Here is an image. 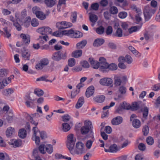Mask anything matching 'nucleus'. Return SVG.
Here are the masks:
<instances>
[{
	"mask_svg": "<svg viewBox=\"0 0 160 160\" xmlns=\"http://www.w3.org/2000/svg\"><path fill=\"white\" fill-rule=\"evenodd\" d=\"M157 10V9H154L148 5L145 6L143 11L145 21H148L151 16L155 13Z\"/></svg>",
	"mask_w": 160,
	"mask_h": 160,
	"instance_id": "obj_1",
	"label": "nucleus"
},
{
	"mask_svg": "<svg viewBox=\"0 0 160 160\" xmlns=\"http://www.w3.org/2000/svg\"><path fill=\"white\" fill-rule=\"evenodd\" d=\"M85 152V146L82 142H79L76 143L75 148L74 155H81Z\"/></svg>",
	"mask_w": 160,
	"mask_h": 160,
	"instance_id": "obj_2",
	"label": "nucleus"
},
{
	"mask_svg": "<svg viewBox=\"0 0 160 160\" xmlns=\"http://www.w3.org/2000/svg\"><path fill=\"white\" fill-rule=\"evenodd\" d=\"M49 60L48 58H43L36 65L35 68L38 70H41L48 66L49 64Z\"/></svg>",
	"mask_w": 160,
	"mask_h": 160,
	"instance_id": "obj_3",
	"label": "nucleus"
},
{
	"mask_svg": "<svg viewBox=\"0 0 160 160\" xmlns=\"http://www.w3.org/2000/svg\"><path fill=\"white\" fill-rule=\"evenodd\" d=\"M33 12L36 17L41 20H44L46 18V15L40 11V8L38 7H34L32 8Z\"/></svg>",
	"mask_w": 160,
	"mask_h": 160,
	"instance_id": "obj_4",
	"label": "nucleus"
},
{
	"mask_svg": "<svg viewBox=\"0 0 160 160\" xmlns=\"http://www.w3.org/2000/svg\"><path fill=\"white\" fill-rule=\"evenodd\" d=\"M72 24L65 21L58 22L56 23V27L59 29H64L72 27Z\"/></svg>",
	"mask_w": 160,
	"mask_h": 160,
	"instance_id": "obj_5",
	"label": "nucleus"
},
{
	"mask_svg": "<svg viewBox=\"0 0 160 160\" xmlns=\"http://www.w3.org/2000/svg\"><path fill=\"white\" fill-rule=\"evenodd\" d=\"M99 83L102 85L106 86H113V80L112 79L109 78H104L101 79L99 81Z\"/></svg>",
	"mask_w": 160,
	"mask_h": 160,
	"instance_id": "obj_6",
	"label": "nucleus"
},
{
	"mask_svg": "<svg viewBox=\"0 0 160 160\" xmlns=\"http://www.w3.org/2000/svg\"><path fill=\"white\" fill-rule=\"evenodd\" d=\"M66 52L65 51L64 53H62L60 51H58L54 53L52 59L53 60L59 61L61 59H65L66 58Z\"/></svg>",
	"mask_w": 160,
	"mask_h": 160,
	"instance_id": "obj_7",
	"label": "nucleus"
},
{
	"mask_svg": "<svg viewBox=\"0 0 160 160\" xmlns=\"http://www.w3.org/2000/svg\"><path fill=\"white\" fill-rule=\"evenodd\" d=\"M99 67L102 70L107 69L108 63L107 62L106 59L103 57H101L99 59Z\"/></svg>",
	"mask_w": 160,
	"mask_h": 160,
	"instance_id": "obj_8",
	"label": "nucleus"
},
{
	"mask_svg": "<svg viewBox=\"0 0 160 160\" xmlns=\"http://www.w3.org/2000/svg\"><path fill=\"white\" fill-rule=\"evenodd\" d=\"M9 144L10 145L12 146L14 148H17L21 145L22 141L19 139H13L10 141Z\"/></svg>",
	"mask_w": 160,
	"mask_h": 160,
	"instance_id": "obj_9",
	"label": "nucleus"
},
{
	"mask_svg": "<svg viewBox=\"0 0 160 160\" xmlns=\"http://www.w3.org/2000/svg\"><path fill=\"white\" fill-rule=\"evenodd\" d=\"M15 134V130L13 128L9 127L6 131V134L8 138H11Z\"/></svg>",
	"mask_w": 160,
	"mask_h": 160,
	"instance_id": "obj_10",
	"label": "nucleus"
},
{
	"mask_svg": "<svg viewBox=\"0 0 160 160\" xmlns=\"http://www.w3.org/2000/svg\"><path fill=\"white\" fill-rule=\"evenodd\" d=\"M16 118L13 115L12 112H9L7 113H5L3 116V119L7 120H11L12 119H16Z\"/></svg>",
	"mask_w": 160,
	"mask_h": 160,
	"instance_id": "obj_11",
	"label": "nucleus"
},
{
	"mask_svg": "<svg viewBox=\"0 0 160 160\" xmlns=\"http://www.w3.org/2000/svg\"><path fill=\"white\" fill-rule=\"evenodd\" d=\"M89 62L92 68L97 69L99 67V63L97 61H95L92 58H89Z\"/></svg>",
	"mask_w": 160,
	"mask_h": 160,
	"instance_id": "obj_12",
	"label": "nucleus"
},
{
	"mask_svg": "<svg viewBox=\"0 0 160 160\" xmlns=\"http://www.w3.org/2000/svg\"><path fill=\"white\" fill-rule=\"evenodd\" d=\"M94 88L93 86H91L88 88L86 92V96L89 98L92 96L94 92Z\"/></svg>",
	"mask_w": 160,
	"mask_h": 160,
	"instance_id": "obj_13",
	"label": "nucleus"
},
{
	"mask_svg": "<svg viewBox=\"0 0 160 160\" xmlns=\"http://www.w3.org/2000/svg\"><path fill=\"white\" fill-rule=\"evenodd\" d=\"M105 97L103 95L97 96L93 98L94 101L98 103H102L103 102L105 99Z\"/></svg>",
	"mask_w": 160,
	"mask_h": 160,
	"instance_id": "obj_14",
	"label": "nucleus"
},
{
	"mask_svg": "<svg viewBox=\"0 0 160 160\" xmlns=\"http://www.w3.org/2000/svg\"><path fill=\"white\" fill-rule=\"evenodd\" d=\"M20 37L22 39L23 44L27 45L29 43L30 41V38L29 35L27 36L24 34H22L20 35Z\"/></svg>",
	"mask_w": 160,
	"mask_h": 160,
	"instance_id": "obj_15",
	"label": "nucleus"
},
{
	"mask_svg": "<svg viewBox=\"0 0 160 160\" xmlns=\"http://www.w3.org/2000/svg\"><path fill=\"white\" fill-rule=\"evenodd\" d=\"M104 42V40L102 39L97 38L96 39L93 43V46L94 47H99L102 45Z\"/></svg>",
	"mask_w": 160,
	"mask_h": 160,
	"instance_id": "obj_16",
	"label": "nucleus"
},
{
	"mask_svg": "<svg viewBox=\"0 0 160 160\" xmlns=\"http://www.w3.org/2000/svg\"><path fill=\"white\" fill-rule=\"evenodd\" d=\"M75 143H67V147L68 149L71 154L73 155H74V152L75 151L74 147Z\"/></svg>",
	"mask_w": 160,
	"mask_h": 160,
	"instance_id": "obj_17",
	"label": "nucleus"
},
{
	"mask_svg": "<svg viewBox=\"0 0 160 160\" xmlns=\"http://www.w3.org/2000/svg\"><path fill=\"white\" fill-rule=\"evenodd\" d=\"M22 56L25 60H29L30 53L28 50H24L22 51Z\"/></svg>",
	"mask_w": 160,
	"mask_h": 160,
	"instance_id": "obj_18",
	"label": "nucleus"
},
{
	"mask_svg": "<svg viewBox=\"0 0 160 160\" xmlns=\"http://www.w3.org/2000/svg\"><path fill=\"white\" fill-rule=\"evenodd\" d=\"M127 89L126 87L124 86H120L118 88V91L120 93V95H118L119 98H121L122 97V95L125 94L126 93Z\"/></svg>",
	"mask_w": 160,
	"mask_h": 160,
	"instance_id": "obj_19",
	"label": "nucleus"
},
{
	"mask_svg": "<svg viewBox=\"0 0 160 160\" xmlns=\"http://www.w3.org/2000/svg\"><path fill=\"white\" fill-rule=\"evenodd\" d=\"M84 102V98L82 97H80L76 105L75 108L77 109L80 108L82 106Z\"/></svg>",
	"mask_w": 160,
	"mask_h": 160,
	"instance_id": "obj_20",
	"label": "nucleus"
},
{
	"mask_svg": "<svg viewBox=\"0 0 160 160\" xmlns=\"http://www.w3.org/2000/svg\"><path fill=\"white\" fill-rule=\"evenodd\" d=\"M38 40L40 44H43L49 40V38L47 35L44 36H40Z\"/></svg>",
	"mask_w": 160,
	"mask_h": 160,
	"instance_id": "obj_21",
	"label": "nucleus"
},
{
	"mask_svg": "<svg viewBox=\"0 0 160 160\" xmlns=\"http://www.w3.org/2000/svg\"><path fill=\"white\" fill-rule=\"evenodd\" d=\"M87 43V41L86 40H83L77 43L76 48L77 49H81L84 48Z\"/></svg>",
	"mask_w": 160,
	"mask_h": 160,
	"instance_id": "obj_22",
	"label": "nucleus"
},
{
	"mask_svg": "<svg viewBox=\"0 0 160 160\" xmlns=\"http://www.w3.org/2000/svg\"><path fill=\"white\" fill-rule=\"evenodd\" d=\"M32 156L34 158V160H42L39 155L38 150V149H35L33 150Z\"/></svg>",
	"mask_w": 160,
	"mask_h": 160,
	"instance_id": "obj_23",
	"label": "nucleus"
},
{
	"mask_svg": "<svg viewBox=\"0 0 160 160\" xmlns=\"http://www.w3.org/2000/svg\"><path fill=\"white\" fill-rule=\"evenodd\" d=\"M18 133L19 137L21 138H25L27 135L26 131L24 128L20 129Z\"/></svg>",
	"mask_w": 160,
	"mask_h": 160,
	"instance_id": "obj_24",
	"label": "nucleus"
},
{
	"mask_svg": "<svg viewBox=\"0 0 160 160\" xmlns=\"http://www.w3.org/2000/svg\"><path fill=\"white\" fill-rule=\"evenodd\" d=\"M76 141V138L74 137V135L72 134H70L67 136V143H75Z\"/></svg>",
	"mask_w": 160,
	"mask_h": 160,
	"instance_id": "obj_25",
	"label": "nucleus"
},
{
	"mask_svg": "<svg viewBox=\"0 0 160 160\" xmlns=\"http://www.w3.org/2000/svg\"><path fill=\"white\" fill-rule=\"evenodd\" d=\"M139 108V105L137 102H133L131 105L130 110L132 111H135L138 110Z\"/></svg>",
	"mask_w": 160,
	"mask_h": 160,
	"instance_id": "obj_26",
	"label": "nucleus"
},
{
	"mask_svg": "<svg viewBox=\"0 0 160 160\" xmlns=\"http://www.w3.org/2000/svg\"><path fill=\"white\" fill-rule=\"evenodd\" d=\"M71 128L70 125L67 123L64 122L62 124V130L65 132L69 131Z\"/></svg>",
	"mask_w": 160,
	"mask_h": 160,
	"instance_id": "obj_27",
	"label": "nucleus"
},
{
	"mask_svg": "<svg viewBox=\"0 0 160 160\" xmlns=\"http://www.w3.org/2000/svg\"><path fill=\"white\" fill-rule=\"evenodd\" d=\"M122 80L119 77H115L114 78V84L116 87L120 86L122 83Z\"/></svg>",
	"mask_w": 160,
	"mask_h": 160,
	"instance_id": "obj_28",
	"label": "nucleus"
},
{
	"mask_svg": "<svg viewBox=\"0 0 160 160\" xmlns=\"http://www.w3.org/2000/svg\"><path fill=\"white\" fill-rule=\"evenodd\" d=\"M82 54V51L81 50H76L74 51L72 54V57L78 58L81 56Z\"/></svg>",
	"mask_w": 160,
	"mask_h": 160,
	"instance_id": "obj_29",
	"label": "nucleus"
},
{
	"mask_svg": "<svg viewBox=\"0 0 160 160\" xmlns=\"http://www.w3.org/2000/svg\"><path fill=\"white\" fill-rule=\"evenodd\" d=\"M13 75H11L7 78H5L2 80V82L4 86L7 85L9 83L11 82V79L14 78Z\"/></svg>",
	"mask_w": 160,
	"mask_h": 160,
	"instance_id": "obj_30",
	"label": "nucleus"
},
{
	"mask_svg": "<svg viewBox=\"0 0 160 160\" xmlns=\"http://www.w3.org/2000/svg\"><path fill=\"white\" fill-rule=\"evenodd\" d=\"M14 91V89L12 88H8L4 89L3 91V94L6 96H9Z\"/></svg>",
	"mask_w": 160,
	"mask_h": 160,
	"instance_id": "obj_31",
	"label": "nucleus"
},
{
	"mask_svg": "<svg viewBox=\"0 0 160 160\" xmlns=\"http://www.w3.org/2000/svg\"><path fill=\"white\" fill-rule=\"evenodd\" d=\"M44 2L49 7H52L55 4V0H44Z\"/></svg>",
	"mask_w": 160,
	"mask_h": 160,
	"instance_id": "obj_32",
	"label": "nucleus"
},
{
	"mask_svg": "<svg viewBox=\"0 0 160 160\" xmlns=\"http://www.w3.org/2000/svg\"><path fill=\"white\" fill-rule=\"evenodd\" d=\"M89 19L90 21L92 22H96L98 19L97 16L92 13H89Z\"/></svg>",
	"mask_w": 160,
	"mask_h": 160,
	"instance_id": "obj_33",
	"label": "nucleus"
},
{
	"mask_svg": "<svg viewBox=\"0 0 160 160\" xmlns=\"http://www.w3.org/2000/svg\"><path fill=\"white\" fill-rule=\"evenodd\" d=\"M74 32V31L72 29H71L68 30H64L61 33L62 35L71 36Z\"/></svg>",
	"mask_w": 160,
	"mask_h": 160,
	"instance_id": "obj_34",
	"label": "nucleus"
},
{
	"mask_svg": "<svg viewBox=\"0 0 160 160\" xmlns=\"http://www.w3.org/2000/svg\"><path fill=\"white\" fill-rule=\"evenodd\" d=\"M142 13L141 11L137 12V14L135 15V20L137 22H139L142 21V19L141 16Z\"/></svg>",
	"mask_w": 160,
	"mask_h": 160,
	"instance_id": "obj_35",
	"label": "nucleus"
},
{
	"mask_svg": "<svg viewBox=\"0 0 160 160\" xmlns=\"http://www.w3.org/2000/svg\"><path fill=\"white\" fill-rule=\"evenodd\" d=\"M32 130L33 132V134L32 138V139H33L34 137L38 136V135L40 134V132L38 128L36 126L33 128Z\"/></svg>",
	"mask_w": 160,
	"mask_h": 160,
	"instance_id": "obj_36",
	"label": "nucleus"
},
{
	"mask_svg": "<svg viewBox=\"0 0 160 160\" xmlns=\"http://www.w3.org/2000/svg\"><path fill=\"white\" fill-rule=\"evenodd\" d=\"M118 68V67L116 64L114 63H112L110 64H108L107 69H108L110 70L115 71Z\"/></svg>",
	"mask_w": 160,
	"mask_h": 160,
	"instance_id": "obj_37",
	"label": "nucleus"
},
{
	"mask_svg": "<svg viewBox=\"0 0 160 160\" xmlns=\"http://www.w3.org/2000/svg\"><path fill=\"white\" fill-rule=\"evenodd\" d=\"M90 129L88 128L83 126L81 128V133L83 135L86 134L89 132Z\"/></svg>",
	"mask_w": 160,
	"mask_h": 160,
	"instance_id": "obj_38",
	"label": "nucleus"
},
{
	"mask_svg": "<svg viewBox=\"0 0 160 160\" xmlns=\"http://www.w3.org/2000/svg\"><path fill=\"white\" fill-rule=\"evenodd\" d=\"M131 122L132 126L135 128H138L140 127L141 125L140 121H132Z\"/></svg>",
	"mask_w": 160,
	"mask_h": 160,
	"instance_id": "obj_39",
	"label": "nucleus"
},
{
	"mask_svg": "<svg viewBox=\"0 0 160 160\" xmlns=\"http://www.w3.org/2000/svg\"><path fill=\"white\" fill-rule=\"evenodd\" d=\"M121 106L123 109L130 110L131 105L129 103L126 102H124L122 103H121Z\"/></svg>",
	"mask_w": 160,
	"mask_h": 160,
	"instance_id": "obj_40",
	"label": "nucleus"
},
{
	"mask_svg": "<svg viewBox=\"0 0 160 160\" xmlns=\"http://www.w3.org/2000/svg\"><path fill=\"white\" fill-rule=\"evenodd\" d=\"M34 93L38 96H41L43 95L44 92L41 89L36 88L34 90Z\"/></svg>",
	"mask_w": 160,
	"mask_h": 160,
	"instance_id": "obj_41",
	"label": "nucleus"
},
{
	"mask_svg": "<svg viewBox=\"0 0 160 160\" xmlns=\"http://www.w3.org/2000/svg\"><path fill=\"white\" fill-rule=\"evenodd\" d=\"M45 150L49 154L53 152V147L51 144H47L45 146Z\"/></svg>",
	"mask_w": 160,
	"mask_h": 160,
	"instance_id": "obj_42",
	"label": "nucleus"
},
{
	"mask_svg": "<svg viewBox=\"0 0 160 160\" xmlns=\"http://www.w3.org/2000/svg\"><path fill=\"white\" fill-rule=\"evenodd\" d=\"M47 78L48 76H43L39 78H37L36 79V81H45L46 82H52V81H50V80H48L47 79Z\"/></svg>",
	"mask_w": 160,
	"mask_h": 160,
	"instance_id": "obj_43",
	"label": "nucleus"
},
{
	"mask_svg": "<svg viewBox=\"0 0 160 160\" xmlns=\"http://www.w3.org/2000/svg\"><path fill=\"white\" fill-rule=\"evenodd\" d=\"M146 142L148 145H152L154 143V140L152 137L149 136L147 138Z\"/></svg>",
	"mask_w": 160,
	"mask_h": 160,
	"instance_id": "obj_44",
	"label": "nucleus"
},
{
	"mask_svg": "<svg viewBox=\"0 0 160 160\" xmlns=\"http://www.w3.org/2000/svg\"><path fill=\"white\" fill-rule=\"evenodd\" d=\"M75 60L74 58L69 59L68 61V65L70 67L74 66L75 64Z\"/></svg>",
	"mask_w": 160,
	"mask_h": 160,
	"instance_id": "obj_45",
	"label": "nucleus"
},
{
	"mask_svg": "<svg viewBox=\"0 0 160 160\" xmlns=\"http://www.w3.org/2000/svg\"><path fill=\"white\" fill-rule=\"evenodd\" d=\"M31 22V19L30 17H27L24 22V25L25 27H28L30 24Z\"/></svg>",
	"mask_w": 160,
	"mask_h": 160,
	"instance_id": "obj_46",
	"label": "nucleus"
},
{
	"mask_svg": "<svg viewBox=\"0 0 160 160\" xmlns=\"http://www.w3.org/2000/svg\"><path fill=\"white\" fill-rule=\"evenodd\" d=\"M81 65L84 68H87L89 67V64L88 62L85 60L81 61L80 62Z\"/></svg>",
	"mask_w": 160,
	"mask_h": 160,
	"instance_id": "obj_47",
	"label": "nucleus"
},
{
	"mask_svg": "<svg viewBox=\"0 0 160 160\" xmlns=\"http://www.w3.org/2000/svg\"><path fill=\"white\" fill-rule=\"evenodd\" d=\"M82 33L78 31H74V32L73 33V37L75 38H79L82 37Z\"/></svg>",
	"mask_w": 160,
	"mask_h": 160,
	"instance_id": "obj_48",
	"label": "nucleus"
},
{
	"mask_svg": "<svg viewBox=\"0 0 160 160\" xmlns=\"http://www.w3.org/2000/svg\"><path fill=\"white\" fill-rule=\"evenodd\" d=\"M125 58V62H126L130 64L132 62L133 59L130 55H127Z\"/></svg>",
	"mask_w": 160,
	"mask_h": 160,
	"instance_id": "obj_49",
	"label": "nucleus"
},
{
	"mask_svg": "<svg viewBox=\"0 0 160 160\" xmlns=\"http://www.w3.org/2000/svg\"><path fill=\"white\" fill-rule=\"evenodd\" d=\"M110 152H116L118 151L117 146L115 144H113V145L110 146Z\"/></svg>",
	"mask_w": 160,
	"mask_h": 160,
	"instance_id": "obj_50",
	"label": "nucleus"
},
{
	"mask_svg": "<svg viewBox=\"0 0 160 160\" xmlns=\"http://www.w3.org/2000/svg\"><path fill=\"white\" fill-rule=\"evenodd\" d=\"M7 72L5 69H0V77H4L7 76Z\"/></svg>",
	"mask_w": 160,
	"mask_h": 160,
	"instance_id": "obj_51",
	"label": "nucleus"
},
{
	"mask_svg": "<svg viewBox=\"0 0 160 160\" xmlns=\"http://www.w3.org/2000/svg\"><path fill=\"white\" fill-rule=\"evenodd\" d=\"M45 145L41 144L39 147L38 149L41 153L44 154L46 153Z\"/></svg>",
	"mask_w": 160,
	"mask_h": 160,
	"instance_id": "obj_52",
	"label": "nucleus"
},
{
	"mask_svg": "<svg viewBox=\"0 0 160 160\" xmlns=\"http://www.w3.org/2000/svg\"><path fill=\"white\" fill-rule=\"evenodd\" d=\"M96 31L98 34H101L104 32V28L102 26H100L97 28Z\"/></svg>",
	"mask_w": 160,
	"mask_h": 160,
	"instance_id": "obj_53",
	"label": "nucleus"
},
{
	"mask_svg": "<svg viewBox=\"0 0 160 160\" xmlns=\"http://www.w3.org/2000/svg\"><path fill=\"white\" fill-rule=\"evenodd\" d=\"M115 35L118 37H121L122 36V30L120 28H118L115 33Z\"/></svg>",
	"mask_w": 160,
	"mask_h": 160,
	"instance_id": "obj_54",
	"label": "nucleus"
},
{
	"mask_svg": "<svg viewBox=\"0 0 160 160\" xmlns=\"http://www.w3.org/2000/svg\"><path fill=\"white\" fill-rule=\"evenodd\" d=\"M110 12L112 14H115L118 13V9L116 7H112L110 8Z\"/></svg>",
	"mask_w": 160,
	"mask_h": 160,
	"instance_id": "obj_55",
	"label": "nucleus"
},
{
	"mask_svg": "<svg viewBox=\"0 0 160 160\" xmlns=\"http://www.w3.org/2000/svg\"><path fill=\"white\" fill-rule=\"evenodd\" d=\"M44 34H48L52 33V29L48 27H44Z\"/></svg>",
	"mask_w": 160,
	"mask_h": 160,
	"instance_id": "obj_56",
	"label": "nucleus"
},
{
	"mask_svg": "<svg viewBox=\"0 0 160 160\" xmlns=\"http://www.w3.org/2000/svg\"><path fill=\"white\" fill-rule=\"evenodd\" d=\"M31 24L32 26L35 27L38 26L39 23L37 19L34 18L31 20Z\"/></svg>",
	"mask_w": 160,
	"mask_h": 160,
	"instance_id": "obj_57",
	"label": "nucleus"
},
{
	"mask_svg": "<svg viewBox=\"0 0 160 160\" xmlns=\"http://www.w3.org/2000/svg\"><path fill=\"white\" fill-rule=\"evenodd\" d=\"M152 89L153 90L155 91L160 90V83H158L152 86Z\"/></svg>",
	"mask_w": 160,
	"mask_h": 160,
	"instance_id": "obj_58",
	"label": "nucleus"
},
{
	"mask_svg": "<svg viewBox=\"0 0 160 160\" xmlns=\"http://www.w3.org/2000/svg\"><path fill=\"white\" fill-rule=\"evenodd\" d=\"M139 29L137 26L132 27L128 29V31L130 33L137 31Z\"/></svg>",
	"mask_w": 160,
	"mask_h": 160,
	"instance_id": "obj_59",
	"label": "nucleus"
},
{
	"mask_svg": "<svg viewBox=\"0 0 160 160\" xmlns=\"http://www.w3.org/2000/svg\"><path fill=\"white\" fill-rule=\"evenodd\" d=\"M148 109L147 107H144V108L143 117L144 119H146V117L148 116Z\"/></svg>",
	"mask_w": 160,
	"mask_h": 160,
	"instance_id": "obj_60",
	"label": "nucleus"
},
{
	"mask_svg": "<svg viewBox=\"0 0 160 160\" xmlns=\"http://www.w3.org/2000/svg\"><path fill=\"white\" fill-rule=\"evenodd\" d=\"M151 7L154 9H157L158 3L154 0H152L150 2Z\"/></svg>",
	"mask_w": 160,
	"mask_h": 160,
	"instance_id": "obj_61",
	"label": "nucleus"
},
{
	"mask_svg": "<svg viewBox=\"0 0 160 160\" xmlns=\"http://www.w3.org/2000/svg\"><path fill=\"white\" fill-rule=\"evenodd\" d=\"M149 131L148 127L147 126H145L143 128L142 132L144 135L147 136L148 134Z\"/></svg>",
	"mask_w": 160,
	"mask_h": 160,
	"instance_id": "obj_62",
	"label": "nucleus"
},
{
	"mask_svg": "<svg viewBox=\"0 0 160 160\" xmlns=\"http://www.w3.org/2000/svg\"><path fill=\"white\" fill-rule=\"evenodd\" d=\"M84 126L91 129L92 127V123L90 121H85Z\"/></svg>",
	"mask_w": 160,
	"mask_h": 160,
	"instance_id": "obj_63",
	"label": "nucleus"
},
{
	"mask_svg": "<svg viewBox=\"0 0 160 160\" xmlns=\"http://www.w3.org/2000/svg\"><path fill=\"white\" fill-rule=\"evenodd\" d=\"M99 6V4L98 3H95L91 5V8L92 9L96 11L98 9Z\"/></svg>",
	"mask_w": 160,
	"mask_h": 160,
	"instance_id": "obj_64",
	"label": "nucleus"
}]
</instances>
